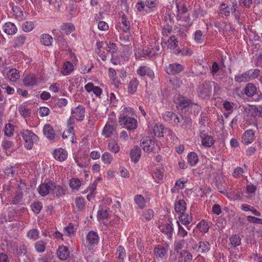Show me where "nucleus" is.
<instances>
[{"label":"nucleus","instance_id":"obj_1","mask_svg":"<svg viewBox=\"0 0 262 262\" xmlns=\"http://www.w3.org/2000/svg\"><path fill=\"white\" fill-rule=\"evenodd\" d=\"M21 135L25 141V146L27 149H31L33 144L38 140V137L29 130H23Z\"/></svg>","mask_w":262,"mask_h":262},{"label":"nucleus","instance_id":"obj_2","mask_svg":"<svg viewBox=\"0 0 262 262\" xmlns=\"http://www.w3.org/2000/svg\"><path fill=\"white\" fill-rule=\"evenodd\" d=\"M85 112V107L82 105H79L72 109L71 111L72 116L68 120V124L69 125L73 124L74 123L72 121L73 119L79 121H82L84 118Z\"/></svg>","mask_w":262,"mask_h":262},{"label":"nucleus","instance_id":"obj_3","mask_svg":"<svg viewBox=\"0 0 262 262\" xmlns=\"http://www.w3.org/2000/svg\"><path fill=\"white\" fill-rule=\"evenodd\" d=\"M212 84L210 81H205L200 83L198 90L199 95L204 99L210 97L212 93Z\"/></svg>","mask_w":262,"mask_h":262},{"label":"nucleus","instance_id":"obj_4","mask_svg":"<svg viewBox=\"0 0 262 262\" xmlns=\"http://www.w3.org/2000/svg\"><path fill=\"white\" fill-rule=\"evenodd\" d=\"M117 126L115 120L113 118H109L103 129L102 134L105 138H109L116 134Z\"/></svg>","mask_w":262,"mask_h":262},{"label":"nucleus","instance_id":"obj_5","mask_svg":"<svg viewBox=\"0 0 262 262\" xmlns=\"http://www.w3.org/2000/svg\"><path fill=\"white\" fill-rule=\"evenodd\" d=\"M119 123L121 125H124L129 130H133L137 127V122L135 118L127 117L124 114H121L119 117Z\"/></svg>","mask_w":262,"mask_h":262},{"label":"nucleus","instance_id":"obj_6","mask_svg":"<svg viewBox=\"0 0 262 262\" xmlns=\"http://www.w3.org/2000/svg\"><path fill=\"white\" fill-rule=\"evenodd\" d=\"M178 8V14L177 15V19L178 20H183L188 23L189 26H190L192 25V23L189 21L190 16L189 15H186L188 9L185 5L182 6L181 8H180L179 6H177Z\"/></svg>","mask_w":262,"mask_h":262},{"label":"nucleus","instance_id":"obj_7","mask_svg":"<svg viewBox=\"0 0 262 262\" xmlns=\"http://www.w3.org/2000/svg\"><path fill=\"white\" fill-rule=\"evenodd\" d=\"M183 70V66L178 63L169 64L165 69L166 72L169 75L177 74L180 73Z\"/></svg>","mask_w":262,"mask_h":262},{"label":"nucleus","instance_id":"obj_8","mask_svg":"<svg viewBox=\"0 0 262 262\" xmlns=\"http://www.w3.org/2000/svg\"><path fill=\"white\" fill-rule=\"evenodd\" d=\"M137 73L141 77L147 76L151 79L154 78V73L150 68L147 66H141L137 70Z\"/></svg>","mask_w":262,"mask_h":262},{"label":"nucleus","instance_id":"obj_9","mask_svg":"<svg viewBox=\"0 0 262 262\" xmlns=\"http://www.w3.org/2000/svg\"><path fill=\"white\" fill-rule=\"evenodd\" d=\"M159 228L160 231L167 235L169 239L172 238V235L173 232V228L172 227L171 222L164 223L161 225Z\"/></svg>","mask_w":262,"mask_h":262},{"label":"nucleus","instance_id":"obj_10","mask_svg":"<svg viewBox=\"0 0 262 262\" xmlns=\"http://www.w3.org/2000/svg\"><path fill=\"white\" fill-rule=\"evenodd\" d=\"M255 136L254 130L248 129L245 132L242 137V141L246 145L251 143L255 139Z\"/></svg>","mask_w":262,"mask_h":262},{"label":"nucleus","instance_id":"obj_11","mask_svg":"<svg viewBox=\"0 0 262 262\" xmlns=\"http://www.w3.org/2000/svg\"><path fill=\"white\" fill-rule=\"evenodd\" d=\"M141 147L144 151L148 152L151 151L154 148V143L151 140L150 137H146L142 138L141 139Z\"/></svg>","mask_w":262,"mask_h":262},{"label":"nucleus","instance_id":"obj_12","mask_svg":"<svg viewBox=\"0 0 262 262\" xmlns=\"http://www.w3.org/2000/svg\"><path fill=\"white\" fill-rule=\"evenodd\" d=\"M51 192L50 194L53 196H60L64 194L65 190L59 185H56L55 183L52 181L50 182Z\"/></svg>","mask_w":262,"mask_h":262},{"label":"nucleus","instance_id":"obj_13","mask_svg":"<svg viewBox=\"0 0 262 262\" xmlns=\"http://www.w3.org/2000/svg\"><path fill=\"white\" fill-rule=\"evenodd\" d=\"M86 239L88 242V247L90 248L92 246L98 243L99 237L96 232L90 231L87 235Z\"/></svg>","mask_w":262,"mask_h":262},{"label":"nucleus","instance_id":"obj_14","mask_svg":"<svg viewBox=\"0 0 262 262\" xmlns=\"http://www.w3.org/2000/svg\"><path fill=\"white\" fill-rule=\"evenodd\" d=\"M181 123V126L184 128H187L191 126V119L190 118L187 116H183L180 115H178L176 121L175 120V123Z\"/></svg>","mask_w":262,"mask_h":262},{"label":"nucleus","instance_id":"obj_15","mask_svg":"<svg viewBox=\"0 0 262 262\" xmlns=\"http://www.w3.org/2000/svg\"><path fill=\"white\" fill-rule=\"evenodd\" d=\"M200 138L201 139L202 144L204 146L210 147L214 143V140L211 136L201 133L200 134Z\"/></svg>","mask_w":262,"mask_h":262},{"label":"nucleus","instance_id":"obj_16","mask_svg":"<svg viewBox=\"0 0 262 262\" xmlns=\"http://www.w3.org/2000/svg\"><path fill=\"white\" fill-rule=\"evenodd\" d=\"M50 182L49 181L48 183H41L39 187L37 188V190L41 196H46L47 195L50 194L51 192V185Z\"/></svg>","mask_w":262,"mask_h":262},{"label":"nucleus","instance_id":"obj_17","mask_svg":"<svg viewBox=\"0 0 262 262\" xmlns=\"http://www.w3.org/2000/svg\"><path fill=\"white\" fill-rule=\"evenodd\" d=\"M257 88L254 84L249 83L245 87L244 93L247 96L251 97L257 94Z\"/></svg>","mask_w":262,"mask_h":262},{"label":"nucleus","instance_id":"obj_18","mask_svg":"<svg viewBox=\"0 0 262 262\" xmlns=\"http://www.w3.org/2000/svg\"><path fill=\"white\" fill-rule=\"evenodd\" d=\"M53 155L55 159L60 161H63L67 159L68 154L66 150L59 148L54 150Z\"/></svg>","mask_w":262,"mask_h":262},{"label":"nucleus","instance_id":"obj_19","mask_svg":"<svg viewBox=\"0 0 262 262\" xmlns=\"http://www.w3.org/2000/svg\"><path fill=\"white\" fill-rule=\"evenodd\" d=\"M141 150L139 147L135 146L131 149L130 152V158L132 161L137 162L141 156Z\"/></svg>","mask_w":262,"mask_h":262},{"label":"nucleus","instance_id":"obj_20","mask_svg":"<svg viewBox=\"0 0 262 262\" xmlns=\"http://www.w3.org/2000/svg\"><path fill=\"white\" fill-rule=\"evenodd\" d=\"M4 31L8 35H13L16 33L17 28L15 25L11 22L6 23L3 26Z\"/></svg>","mask_w":262,"mask_h":262},{"label":"nucleus","instance_id":"obj_21","mask_svg":"<svg viewBox=\"0 0 262 262\" xmlns=\"http://www.w3.org/2000/svg\"><path fill=\"white\" fill-rule=\"evenodd\" d=\"M154 252L156 257L163 258L167 254V249L164 246L159 245L154 249Z\"/></svg>","mask_w":262,"mask_h":262},{"label":"nucleus","instance_id":"obj_22","mask_svg":"<svg viewBox=\"0 0 262 262\" xmlns=\"http://www.w3.org/2000/svg\"><path fill=\"white\" fill-rule=\"evenodd\" d=\"M57 255L60 259L66 260L69 257L70 251L67 247L61 246L58 249Z\"/></svg>","mask_w":262,"mask_h":262},{"label":"nucleus","instance_id":"obj_23","mask_svg":"<svg viewBox=\"0 0 262 262\" xmlns=\"http://www.w3.org/2000/svg\"><path fill=\"white\" fill-rule=\"evenodd\" d=\"M43 132L45 136L48 139L52 140L54 138V130L51 125L46 124L43 127Z\"/></svg>","mask_w":262,"mask_h":262},{"label":"nucleus","instance_id":"obj_24","mask_svg":"<svg viewBox=\"0 0 262 262\" xmlns=\"http://www.w3.org/2000/svg\"><path fill=\"white\" fill-rule=\"evenodd\" d=\"M85 89L88 92H93L97 96H99L102 93L101 89L98 86H95L92 83H88L85 85Z\"/></svg>","mask_w":262,"mask_h":262},{"label":"nucleus","instance_id":"obj_25","mask_svg":"<svg viewBox=\"0 0 262 262\" xmlns=\"http://www.w3.org/2000/svg\"><path fill=\"white\" fill-rule=\"evenodd\" d=\"M8 78L12 81H16L19 79L20 75L18 71L16 69H11L6 73Z\"/></svg>","mask_w":262,"mask_h":262},{"label":"nucleus","instance_id":"obj_26","mask_svg":"<svg viewBox=\"0 0 262 262\" xmlns=\"http://www.w3.org/2000/svg\"><path fill=\"white\" fill-rule=\"evenodd\" d=\"M139 81L137 78H133L129 82L128 86V92L130 94H134L139 85Z\"/></svg>","mask_w":262,"mask_h":262},{"label":"nucleus","instance_id":"obj_27","mask_svg":"<svg viewBox=\"0 0 262 262\" xmlns=\"http://www.w3.org/2000/svg\"><path fill=\"white\" fill-rule=\"evenodd\" d=\"M175 210L177 212L184 213L186 209V204L183 200H179L174 204Z\"/></svg>","mask_w":262,"mask_h":262},{"label":"nucleus","instance_id":"obj_28","mask_svg":"<svg viewBox=\"0 0 262 262\" xmlns=\"http://www.w3.org/2000/svg\"><path fill=\"white\" fill-rule=\"evenodd\" d=\"M24 84L26 86H33L37 84L36 78L33 74L28 75L24 79Z\"/></svg>","mask_w":262,"mask_h":262},{"label":"nucleus","instance_id":"obj_29","mask_svg":"<svg viewBox=\"0 0 262 262\" xmlns=\"http://www.w3.org/2000/svg\"><path fill=\"white\" fill-rule=\"evenodd\" d=\"M177 117L178 115L172 112H166L164 114L163 118L166 121L175 123Z\"/></svg>","mask_w":262,"mask_h":262},{"label":"nucleus","instance_id":"obj_30","mask_svg":"<svg viewBox=\"0 0 262 262\" xmlns=\"http://www.w3.org/2000/svg\"><path fill=\"white\" fill-rule=\"evenodd\" d=\"M179 218L181 223L185 226H188L192 221L191 216L184 212L181 213Z\"/></svg>","mask_w":262,"mask_h":262},{"label":"nucleus","instance_id":"obj_31","mask_svg":"<svg viewBox=\"0 0 262 262\" xmlns=\"http://www.w3.org/2000/svg\"><path fill=\"white\" fill-rule=\"evenodd\" d=\"M250 113L253 117H262V107L252 105L250 106Z\"/></svg>","mask_w":262,"mask_h":262},{"label":"nucleus","instance_id":"obj_32","mask_svg":"<svg viewBox=\"0 0 262 262\" xmlns=\"http://www.w3.org/2000/svg\"><path fill=\"white\" fill-rule=\"evenodd\" d=\"M187 159L188 163L192 166L195 165L199 161L198 156L194 152H190L187 156Z\"/></svg>","mask_w":262,"mask_h":262},{"label":"nucleus","instance_id":"obj_33","mask_svg":"<svg viewBox=\"0 0 262 262\" xmlns=\"http://www.w3.org/2000/svg\"><path fill=\"white\" fill-rule=\"evenodd\" d=\"M210 244L207 241H201L199 243L198 251L203 252H207L210 250Z\"/></svg>","mask_w":262,"mask_h":262},{"label":"nucleus","instance_id":"obj_34","mask_svg":"<svg viewBox=\"0 0 262 262\" xmlns=\"http://www.w3.org/2000/svg\"><path fill=\"white\" fill-rule=\"evenodd\" d=\"M53 38L48 34H43L41 35L40 41L45 46H49L52 45Z\"/></svg>","mask_w":262,"mask_h":262},{"label":"nucleus","instance_id":"obj_35","mask_svg":"<svg viewBox=\"0 0 262 262\" xmlns=\"http://www.w3.org/2000/svg\"><path fill=\"white\" fill-rule=\"evenodd\" d=\"M63 69L64 71L63 74L64 75H69L73 71L74 66L72 62L67 61L63 65Z\"/></svg>","mask_w":262,"mask_h":262},{"label":"nucleus","instance_id":"obj_36","mask_svg":"<svg viewBox=\"0 0 262 262\" xmlns=\"http://www.w3.org/2000/svg\"><path fill=\"white\" fill-rule=\"evenodd\" d=\"M134 200L136 202V204L138 206V207L140 208L143 209L145 207V199L142 195L140 194H137L135 196Z\"/></svg>","mask_w":262,"mask_h":262},{"label":"nucleus","instance_id":"obj_37","mask_svg":"<svg viewBox=\"0 0 262 262\" xmlns=\"http://www.w3.org/2000/svg\"><path fill=\"white\" fill-rule=\"evenodd\" d=\"M109 77L112 79L115 86L118 88L120 83V82L118 80H116V72L115 69L112 68H110L108 69Z\"/></svg>","mask_w":262,"mask_h":262},{"label":"nucleus","instance_id":"obj_38","mask_svg":"<svg viewBox=\"0 0 262 262\" xmlns=\"http://www.w3.org/2000/svg\"><path fill=\"white\" fill-rule=\"evenodd\" d=\"M108 147L110 151L115 154L118 153L120 149L119 145L114 140H111L110 141Z\"/></svg>","mask_w":262,"mask_h":262},{"label":"nucleus","instance_id":"obj_39","mask_svg":"<svg viewBox=\"0 0 262 262\" xmlns=\"http://www.w3.org/2000/svg\"><path fill=\"white\" fill-rule=\"evenodd\" d=\"M154 132L155 136L158 137H163L164 134L165 133V129L162 125H155L154 128Z\"/></svg>","mask_w":262,"mask_h":262},{"label":"nucleus","instance_id":"obj_40","mask_svg":"<svg viewBox=\"0 0 262 262\" xmlns=\"http://www.w3.org/2000/svg\"><path fill=\"white\" fill-rule=\"evenodd\" d=\"M47 243L43 241H39L35 243V248L39 253H42L45 251Z\"/></svg>","mask_w":262,"mask_h":262},{"label":"nucleus","instance_id":"obj_41","mask_svg":"<svg viewBox=\"0 0 262 262\" xmlns=\"http://www.w3.org/2000/svg\"><path fill=\"white\" fill-rule=\"evenodd\" d=\"M61 30L67 34H68L75 30V27L72 23L63 24L61 26Z\"/></svg>","mask_w":262,"mask_h":262},{"label":"nucleus","instance_id":"obj_42","mask_svg":"<svg viewBox=\"0 0 262 262\" xmlns=\"http://www.w3.org/2000/svg\"><path fill=\"white\" fill-rule=\"evenodd\" d=\"M121 23L123 26L122 28L123 31L125 32L128 31L130 29V23L128 21L126 15L124 14L121 16Z\"/></svg>","mask_w":262,"mask_h":262},{"label":"nucleus","instance_id":"obj_43","mask_svg":"<svg viewBox=\"0 0 262 262\" xmlns=\"http://www.w3.org/2000/svg\"><path fill=\"white\" fill-rule=\"evenodd\" d=\"M235 80L238 82H244L246 81H249V77L248 74V71L245 73H243L242 74L238 76H236L235 77Z\"/></svg>","mask_w":262,"mask_h":262},{"label":"nucleus","instance_id":"obj_44","mask_svg":"<svg viewBox=\"0 0 262 262\" xmlns=\"http://www.w3.org/2000/svg\"><path fill=\"white\" fill-rule=\"evenodd\" d=\"M27 237L31 239L36 241L39 237L38 230L36 229H31L27 233Z\"/></svg>","mask_w":262,"mask_h":262},{"label":"nucleus","instance_id":"obj_45","mask_svg":"<svg viewBox=\"0 0 262 262\" xmlns=\"http://www.w3.org/2000/svg\"><path fill=\"white\" fill-rule=\"evenodd\" d=\"M229 240L230 244L234 247H236L241 244V238L238 235H232Z\"/></svg>","mask_w":262,"mask_h":262},{"label":"nucleus","instance_id":"obj_46","mask_svg":"<svg viewBox=\"0 0 262 262\" xmlns=\"http://www.w3.org/2000/svg\"><path fill=\"white\" fill-rule=\"evenodd\" d=\"M204 35L201 30H197L194 34V39L198 43H201L203 41Z\"/></svg>","mask_w":262,"mask_h":262},{"label":"nucleus","instance_id":"obj_47","mask_svg":"<svg viewBox=\"0 0 262 262\" xmlns=\"http://www.w3.org/2000/svg\"><path fill=\"white\" fill-rule=\"evenodd\" d=\"M116 255L117 257L123 260L126 257V252L124 248L122 246H119L116 251Z\"/></svg>","mask_w":262,"mask_h":262},{"label":"nucleus","instance_id":"obj_48","mask_svg":"<svg viewBox=\"0 0 262 262\" xmlns=\"http://www.w3.org/2000/svg\"><path fill=\"white\" fill-rule=\"evenodd\" d=\"M18 111L22 116L27 117L31 114V111L25 105H21L19 106Z\"/></svg>","mask_w":262,"mask_h":262},{"label":"nucleus","instance_id":"obj_49","mask_svg":"<svg viewBox=\"0 0 262 262\" xmlns=\"http://www.w3.org/2000/svg\"><path fill=\"white\" fill-rule=\"evenodd\" d=\"M152 176L155 181L159 183L163 180V172L159 169H156L154 171Z\"/></svg>","mask_w":262,"mask_h":262},{"label":"nucleus","instance_id":"obj_50","mask_svg":"<svg viewBox=\"0 0 262 262\" xmlns=\"http://www.w3.org/2000/svg\"><path fill=\"white\" fill-rule=\"evenodd\" d=\"M177 103L183 108H185L189 105V101L185 97L181 96L177 100Z\"/></svg>","mask_w":262,"mask_h":262},{"label":"nucleus","instance_id":"obj_51","mask_svg":"<svg viewBox=\"0 0 262 262\" xmlns=\"http://www.w3.org/2000/svg\"><path fill=\"white\" fill-rule=\"evenodd\" d=\"M81 182L79 179L72 178L70 180V186L72 189H78L81 186Z\"/></svg>","mask_w":262,"mask_h":262},{"label":"nucleus","instance_id":"obj_52","mask_svg":"<svg viewBox=\"0 0 262 262\" xmlns=\"http://www.w3.org/2000/svg\"><path fill=\"white\" fill-rule=\"evenodd\" d=\"M34 27V25L32 21H26L22 26L23 30L26 32H29L32 31Z\"/></svg>","mask_w":262,"mask_h":262},{"label":"nucleus","instance_id":"obj_53","mask_svg":"<svg viewBox=\"0 0 262 262\" xmlns=\"http://www.w3.org/2000/svg\"><path fill=\"white\" fill-rule=\"evenodd\" d=\"M168 47L174 49L178 46V41L174 36H171L168 40Z\"/></svg>","mask_w":262,"mask_h":262},{"label":"nucleus","instance_id":"obj_54","mask_svg":"<svg viewBox=\"0 0 262 262\" xmlns=\"http://www.w3.org/2000/svg\"><path fill=\"white\" fill-rule=\"evenodd\" d=\"M75 204L77 208L81 210L84 207V199L82 197H77L75 199Z\"/></svg>","mask_w":262,"mask_h":262},{"label":"nucleus","instance_id":"obj_55","mask_svg":"<svg viewBox=\"0 0 262 262\" xmlns=\"http://www.w3.org/2000/svg\"><path fill=\"white\" fill-rule=\"evenodd\" d=\"M31 207L34 213L38 214L40 212L42 208V203L40 202H34L31 205Z\"/></svg>","mask_w":262,"mask_h":262},{"label":"nucleus","instance_id":"obj_56","mask_svg":"<svg viewBox=\"0 0 262 262\" xmlns=\"http://www.w3.org/2000/svg\"><path fill=\"white\" fill-rule=\"evenodd\" d=\"M110 210L107 209L102 208L98 213V217L99 219H105L108 217L109 214Z\"/></svg>","mask_w":262,"mask_h":262},{"label":"nucleus","instance_id":"obj_57","mask_svg":"<svg viewBox=\"0 0 262 262\" xmlns=\"http://www.w3.org/2000/svg\"><path fill=\"white\" fill-rule=\"evenodd\" d=\"M248 71L250 80L256 78L258 77L260 73V70L258 69H255L254 70H250Z\"/></svg>","mask_w":262,"mask_h":262},{"label":"nucleus","instance_id":"obj_58","mask_svg":"<svg viewBox=\"0 0 262 262\" xmlns=\"http://www.w3.org/2000/svg\"><path fill=\"white\" fill-rule=\"evenodd\" d=\"M181 255L183 257L184 262H191L192 260V254L187 251H184Z\"/></svg>","mask_w":262,"mask_h":262},{"label":"nucleus","instance_id":"obj_59","mask_svg":"<svg viewBox=\"0 0 262 262\" xmlns=\"http://www.w3.org/2000/svg\"><path fill=\"white\" fill-rule=\"evenodd\" d=\"M102 160L104 163L110 164L113 160V157L109 152H105L102 156Z\"/></svg>","mask_w":262,"mask_h":262},{"label":"nucleus","instance_id":"obj_60","mask_svg":"<svg viewBox=\"0 0 262 262\" xmlns=\"http://www.w3.org/2000/svg\"><path fill=\"white\" fill-rule=\"evenodd\" d=\"M107 48L105 47V51L106 52V54H108L109 52H111L112 54H113L116 52L117 47L115 43L110 42L108 45L107 44Z\"/></svg>","mask_w":262,"mask_h":262},{"label":"nucleus","instance_id":"obj_61","mask_svg":"<svg viewBox=\"0 0 262 262\" xmlns=\"http://www.w3.org/2000/svg\"><path fill=\"white\" fill-rule=\"evenodd\" d=\"M198 227L199 228L201 232H207L209 230V226L208 224L204 221L201 222L198 225Z\"/></svg>","mask_w":262,"mask_h":262},{"label":"nucleus","instance_id":"obj_62","mask_svg":"<svg viewBox=\"0 0 262 262\" xmlns=\"http://www.w3.org/2000/svg\"><path fill=\"white\" fill-rule=\"evenodd\" d=\"M14 128L13 126L10 124H7L5 126V134L8 136H11L13 134Z\"/></svg>","mask_w":262,"mask_h":262},{"label":"nucleus","instance_id":"obj_63","mask_svg":"<svg viewBox=\"0 0 262 262\" xmlns=\"http://www.w3.org/2000/svg\"><path fill=\"white\" fill-rule=\"evenodd\" d=\"M143 216L146 220L149 221L154 216V212L151 209L145 210L143 212Z\"/></svg>","mask_w":262,"mask_h":262},{"label":"nucleus","instance_id":"obj_64","mask_svg":"<svg viewBox=\"0 0 262 262\" xmlns=\"http://www.w3.org/2000/svg\"><path fill=\"white\" fill-rule=\"evenodd\" d=\"M26 39V37L24 35H20L15 39V46H21L24 43Z\"/></svg>","mask_w":262,"mask_h":262}]
</instances>
